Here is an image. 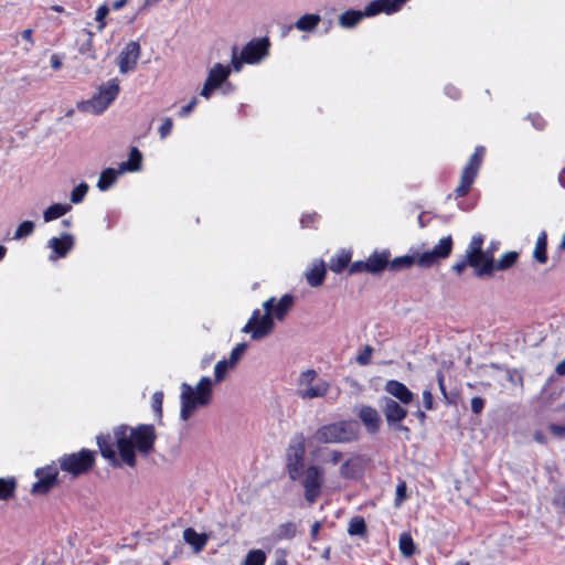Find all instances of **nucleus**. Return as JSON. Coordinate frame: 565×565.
<instances>
[{
	"instance_id": "obj_30",
	"label": "nucleus",
	"mask_w": 565,
	"mask_h": 565,
	"mask_svg": "<svg viewBox=\"0 0 565 565\" xmlns=\"http://www.w3.org/2000/svg\"><path fill=\"white\" fill-rule=\"evenodd\" d=\"M120 174H122V173L119 172V168L118 169L107 168V169L103 170L99 175L98 182H97L98 190L102 192L107 191L111 185L115 184L118 175H120Z\"/></svg>"
},
{
	"instance_id": "obj_15",
	"label": "nucleus",
	"mask_w": 565,
	"mask_h": 565,
	"mask_svg": "<svg viewBox=\"0 0 565 565\" xmlns=\"http://www.w3.org/2000/svg\"><path fill=\"white\" fill-rule=\"evenodd\" d=\"M58 471L53 466H46L38 468L35 470V477L38 481L33 483L31 488L32 494H46L57 483Z\"/></svg>"
},
{
	"instance_id": "obj_12",
	"label": "nucleus",
	"mask_w": 565,
	"mask_h": 565,
	"mask_svg": "<svg viewBox=\"0 0 565 565\" xmlns=\"http://www.w3.org/2000/svg\"><path fill=\"white\" fill-rule=\"evenodd\" d=\"M452 250V238L450 235L439 239V242L429 250L417 254V265L420 267H430L441 259L447 258Z\"/></svg>"
},
{
	"instance_id": "obj_61",
	"label": "nucleus",
	"mask_w": 565,
	"mask_h": 565,
	"mask_svg": "<svg viewBox=\"0 0 565 565\" xmlns=\"http://www.w3.org/2000/svg\"><path fill=\"white\" fill-rule=\"evenodd\" d=\"M342 459V452L338 450H331L329 454V461L333 465H338Z\"/></svg>"
},
{
	"instance_id": "obj_29",
	"label": "nucleus",
	"mask_w": 565,
	"mask_h": 565,
	"mask_svg": "<svg viewBox=\"0 0 565 565\" xmlns=\"http://www.w3.org/2000/svg\"><path fill=\"white\" fill-rule=\"evenodd\" d=\"M183 539L188 544L194 547L195 552L202 551L207 542L205 534L198 533L192 527H188L183 531Z\"/></svg>"
},
{
	"instance_id": "obj_43",
	"label": "nucleus",
	"mask_w": 565,
	"mask_h": 565,
	"mask_svg": "<svg viewBox=\"0 0 565 565\" xmlns=\"http://www.w3.org/2000/svg\"><path fill=\"white\" fill-rule=\"evenodd\" d=\"M88 184L85 183V182H82L79 183L77 186H75L73 189V191L71 192V202L73 204H78L81 203L84 198L86 196L87 192H88Z\"/></svg>"
},
{
	"instance_id": "obj_49",
	"label": "nucleus",
	"mask_w": 565,
	"mask_h": 565,
	"mask_svg": "<svg viewBox=\"0 0 565 565\" xmlns=\"http://www.w3.org/2000/svg\"><path fill=\"white\" fill-rule=\"evenodd\" d=\"M172 128H173L172 119L169 117L166 118L163 120V122L161 124V126L159 127V134H160L161 139H164L166 137H168L171 134Z\"/></svg>"
},
{
	"instance_id": "obj_17",
	"label": "nucleus",
	"mask_w": 565,
	"mask_h": 565,
	"mask_svg": "<svg viewBox=\"0 0 565 565\" xmlns=\"http://www.w3.org/2000/svg\"><path fill=\"white\" fill-rule=\"evenodd\" d=\"M408 0H373L364 8L366 18L375 17L380 13L392 14L402 9Z\"/></svg>"
},
{
	"instance_id": "obj_59",
	"label": "nucleus",
	"mask_w": 565,
	"mask_h": 565,
	"mask_svg": "<svg viewBox=\"0 0 565 565\" xmlns=\"http://www.w3.org/2000/svg\"><path fill=\"white\" fill-rule=\"evenodd\" d=\"M359 271H366V265L365 262H355L350 267V274L359 273Z\"/></svg>"
},
{
	"instance_id": "obj_47",
	"label": "nucleus",
	"mask_w": 565,
	"mask_h": 565,
	"mask_svg": "<svg viewBox=\"0 0 565 565\" xmlns=\"http://www.w3.org/2000/svg\"><path fill=\"white\" fill-rule=\"evenodd\" d=\"M373 353V348L370 345H365L364 349L358 354L355 361L360 365H367L371 362Z\"/></svg>"
},
{
	"instance_id": "obj_53",
	"label": "nucleus",
	"mask_w": 565,
	"mask_h": 565,
	"mask_svg": "<svg viewBox=\"0 0 565 565\" xmlns=\"http://www.w3.org/2000/svg\"><path fill=\"white\" fill-rule=\"evenodd\" d=\"M484 407V399L476 396L471 399V411L475 414H480Z\"/></svg>"
},
{
	"instance_id": "obj_39",
	"label": "nucleus",
	"mask_w": 565,
	"mask_h": 565,
	"mask_svg": "<svg viewBox=\"0 0 565 565\" xmlns=\"http://www.w3.org/2000/svg\"><path fill=\"white\" fill-rule=\"evenodd\" d=\"M34 231V223L32 221H23L15 230L13 239H22L30 236Z\"/></svg>"
},
{
	"instance_id": "obj_64",
	"label": "nucleus",
	"mask_w": 565,
	"mask_h": 565,
	"mask_svg": "<svg viewBox=\"0 0 565 565\" xmlns=\"http://www.w3.org/2000/svg\"><path fill=\"white\" fill-rule=\"evenodd\" d=\"M555 371L558 375H565V359L557 364Z\"/></svg>"
},
{
	"instance_id": "obj_45",
	"label": "nucleus",
	"mask_w": 565,
	"mask_h": 565,
	"mask_svg": "<svg viewBox=\"0 0 565 565\" xmlns=\"http://www.w3.org/2000/svg\"><path fill=\"white\" fill-rule=\"evenodd\" d=\"M21 38L22 40L25 42L24 46H23V51L29 53L34 44H35V41H34V38H33V30L32 29H25L21 32Z\"/></svg>"
},
{
	"instance_id": "obj_48",
	"label": "nucleus",
	"mask_w": 565,
	"mask_h": 565,
	"mask_svg": "<svg viewBox=\"0 0 565 565\" xmlns=\"http://www.w3.org/2000/svg\"><path fill=\"white\" fill-rule=\"evenodd\" d=\"M406 499V483L401 481L396 487V498L394 501V505L398 508L402 502Z\"/></svg>"
},
{
	"instance_id": "obj_23",
	"label": "nucleus",
	"mask_w": 565,
	"mask_h": 565,
	"mask_svg": "<svg viewBox=\"0 0 565 565\" xmlns=\"http://www.w3.org/2000/svg\"><path fill=\"white\" fill-rule=\"evenodd\" d=\"M231 68L228 66H224L221 63H216L210 70L206 81L214 85V87H220L230 76Z\"/></svg>"
},
{
	"instance_id": "obj_22",
	"label": "nucleus",
	"mask_w": 565,
	"mask_h": 565,
	"mask_svg": "<svg viewBox=\"0 0 565 565\" xmlns=\"http://www.w3.org/2000/svg\"><path fill=\"white\" fill-rule=\"evenodd\" d=\"M142 166V154L138 150V148L132 147L130 149L129 158L127 161H124L119 164V172L126 173V172H137L141 170Z\"/></svg>"
},
{
	"instance_id": "obj_57",
	"label": "nucleus",
	"mask_w": 565,
	"mask_h": 565,
	"mask_svg": "<svg viewBox=\"0 0 565 565\" xmlns=\"http://www.w3.org/2000/svg\"><path fill=\"white\" fill-rule=\"evenodd\" d=\"M217 87H214L213 84H211L210 82L205 81L204 85H203V88L201 90V96H203L204 98H209L212 94V92L214 89H216Z\"/></svg>"
},
{
	"instance_id": "obj_3",
	"label": "nucleus",
	"mask_w": 565,
	"mask_h": 565,
	"mask_svg": "<svg viewBox=\"0 0 565 565\" xmlns=\"http://www.w3.org/2000/svg\"><path fill=\"white\" fill-rule=\"evenodd\" d=\"M276 306V298L270 297L263 303V308L265 310L264 315H260L259 309H255L246 322V324L242 328L243 333H249L252 340H262L269 335L274 328V309Z\"/></svg>"
},
{
	"instance_id": "obj_11",
	"label": "nucleus",
	"mask_w": 565,
	"mask_h": 565,
	"mask_svg": "<svg viewBox=\"0 0 565 565\" xmlns=\"http://www.w3.org/2000/svg\"><path fill=\"white\" fill-rule=\"evenodd\" d=\"M302 486L306 500L312 504L320 497L324 482V471L317 465L309 466L302 475Z\"/></svg>"
},
{
	"instance_id": "obj_63",
	"label": "nucleus",
	"mask_w": 565,
	"mask_h": 565,
	"mask_svg": "<svg viewBox=\"0 0 565 565\" xmlns=\"http://www.w3.org/2000/svg\"><path fill=\"white\" fill-rule=\"evenodd\" d=\"M51 66L53 70H60L62 66L61 60L55 54L51 56Z\"/></svg>"
},
{
	"instance_id": "obj_26",
	"label": "nucleus",
	"mask_w": 565,
	"mask_h": 565,
	"mask_svg": "<svg viewBox=\"0 0 565 565\" xmlns=\"http://www.w3.org/2000/svg\"><path fill=\"white\" fill-rule=\"evenodd\" d=\"M363 18H366L364 10H348L339 15V25L343 29H351L358 25Z\"/></svg>"
},
{
	"instance_id": "obj_58",
	"label": "nucleus",
	"mask_w": 565,
	"mask_h": 565,
	"mask_svg": "<svg viewBox=\"0 0 565 565\" xmlns=\"http://www.w3.org/2000/svg\"><path fill=\"white\" fill-rule=\"evenodd\" d=\"M243 63H245L243 61V56L241 55L239 57L236 56V53L234 52L233 53V56H232V66H233V70L235 72H239L242 70V65Z\"/></svg>"
},
{
	"instance_id": "obj_37",
	"label": "nucleus",
	"mask_w": 565,
	"mask_h": 565,
	"mask_svg": "<svg viewBox=\"0 0 565 565\" xmlns=\"http://www.w3.org/2000/svg\"><path fill=\"white\" fill-rule=\"evenodd\" d=\"M266 558V553L263 550H250L242 565H265Z\"/></svg>"
},
{
	"instance_id": "obj_31",
	"label": "nucleus",
	"mask_w": 565,
	"mask_h": 565,
	"mask_svg": "<svg viewBox=\"0 0 565 565\" xmlns=\"http://www.w3.org/2000/svg\"><path fill=\"white\" fill-rule=\"evenodd\" d=\"M72 210L71 204L54 203L43 212L44 222H51L65 215Z\"/></svg>"
},
{
	"instance_id": "obj_56",
	"label": "nucleus",
	"mask_w": 565,
	"mask_h": 565,
	"mask_svg": "<svg viewBox=\"0 0 565 565\" xmlns=\"http://www.w3.org/2000/svg\"><path fill=\"white\" fill-rule=\"evenodd\" d=\"M468 266H469V262H468L467 257L465 256L463 259H461L460 262H457L452 265V269L457 274H461Z\"/></svg>"
},
{
	"instance_id": "obj_16",
	"label": "nucleus",
	"mask_w": 565,
	"mask_h": 565,
	"mask_svg": "<svg viewBox=\"0 0 565 565\" xmlns=\"http://www.w3.org/2000/svg\"><path fill=\"white\" fill-rule=\"evenodd\" d=\"M141 54L140 44L137 41H131L126 44L118 56V66L121 74H127L134 71Z\"/></svg>"
},
{
	"instance_id": "obj_21",
	"label": "nucleus",
	"mask_w": 565,
	"mask_h": 565,
	"mask_svg": "<svg viewBox=\"0 0 565 565\" xmlns=\"http://www.w3.org/2000/svg\"><path fill=\"white\" fill-rule=\"evenodd\" d=\"M362 461L359 457L348 459L340 467V476L344 479H355L362 473Z\"/></svg>"
},
{
	"instance_id": "obj_27",
	"label": "nucleus",
	"mask_w": 565,
	"mask_h": 565,
	"mask_svg": "<svg viewBox=\"0 0 565 565\" xmlns=\"http://www.w3.org/2000/svg\"><path fill=\"white\" fill-rule=\"evenodd\" d=\"M533 258L541 265L547 262V234L542 231L535 242Z\"/></svg>"
},
{
	"instance_id": "obj_38",
	"label": "nucleus",
	"mask_w": 565,
	"mask_h": 565,
	"mask_svg": "<svg viewBox=\"0 0 565 565\" xmlns=\"http://www.w3.org/2000/svg\"><path fill=\"white\" fill-rule=\"evenodd\" d=\"M366 531L365 521L362 516H354L349 522L348 533L350 535H364Z\"/></svg>"
},
{
	"instance_id": "obj_20",
	"label": "nucleus",
	"mask_w": 565,
	"mask_h": 565,
	"mask_svg": "<svg viewBox=\"0 0 565 565\" xmlns=\"http://www.w3.org/2000/svg\"><path fill=\"white\" fill-rule=\"evenodd\" d=\"M359 417L369 433L373 434L380 429L382 420L374 407L367 405L362 406L359 411Z\"/></svg>"
},
{
	"instance_id": "obj_54",
	"label": "nucleus",
	"mask_w": 565,
	"mask_h": 565,
	"mask_svg": "<svg viewBox=\"0 0 565 565\" xmlns=\"http://www.w3.org/2000/svg\"><path fill=\"white\" fill-rule=\"evenodd\" d=\"M196 105H198V98H196V97H193V98L191 99V102H190L188 105H185V106H183V107L181 108V110H180L179 115H180L181 117H186V116H189V115L193 111V109L195 108V106H196Z\"/></svg>"
},
{
	"instance_id": "obj_46",
	"label": "nucleus",
	"mask_w": 565,
	"mask_h": 565,
	"mask_svg": "<svg viewBox=\"0 0 565 565\" xmlns=\"http://www.w3.org/2000/svg\"><path fill=\"white\" fill-rule=\"evenodd\" d=\"M85 32L87 34V41L84 44H82V46L79 47V52L82 54H87L92 58H95L96 56L93 50V32L88 30H85Z\"/></svg>"
},
{
	"instance_id": "obj_8",
	"label": "nucleus",
	"mask_w": 565,
	"mask_h": 565,
	"mask_svg": "<svg viewBox=\"0 0 565 565\" xmlns=\"http://www.w3.org/2000/svg\"><path fill=\"white\" fill-rule=\"evenodd\" d=\"M95 463V452L82 449L77 452L66 454L58 458V465L62 471L78 477L87 473Z\"/></svg>"
},
{
	"instance_id": "obj_50",
	"label": "nucleus",
	"mask_w": 565,
	"mask_h": 565,
	"mask_svg": "<svg viewBox=\"0 0 565 565\" xmlns=\"http://www.w3.org/2000/svg\"><path fill=\"white\" fill-rule=\"evenodd\" d=\"M152 402V408L158 415H161L162 413V402H163V393L162 392H156L152 395L151 398Z\"/></svg>"
},
{
	"instance_id": "obj_18",
	"label": "nucleus",
	"mask_w": 565,
	"mask_h": 565,
	"mask_svg": "<svg viewBox=\"0 0 565 565\" xmlns=\"http://www.w3.org/2000/svg\"><path fill=\"white\" fill-rule=\"evenodd\" d=\"M74 246V236L72 234H62L60 237H52L47 242V247L52 249L49 256L50 260L65 257Z\"/></svg>"
},
{
	"instance_id": "obj_41",
	"label": "nucleus",
	"mask_w": 565,
	"mask_h": 565,
	"mask_svg": "<svg viewBox=\"0 0 565 565\" xmlns=\"http://www.w3.org/2000/svg\"><path fill=\"white\" fill-rule=\"evenodd\" d=\"M247 349V344L246 343H238L231 352L230 354V358L228 359H225L228 363H230V366H233L234 369L236 367L237 363L239 362V360L243 358L245 351Z\"/></svg>"
},
{
	"instance_id": "obj_13",
	"label": "nucleus",
	"mask_w": 565,
	"mask_h": 565,
	"mask_svg": "<svg viewBox=\"0 0 565 565\" xmlns=\"http://www.w3.org/2000/svg\"><path fill=\"white\" fill-rule=\"evenodd\" d=\"M270 42L268 38L249 41L242 49L243 61L247 64H258L269 54Z\"/></svg>"
},
{
	"instance_id": "obj_35",
	"label": "nucleus",
	"mask_w": 565,
	"mask_h": 565,
	"mask_svg": "<svg viewBox=\"0 0 565 565\" xmlns=\"http://www.w3.org/2000/svg\"><path fill=\"white\" fill-rule=\"evenodd\" d=\"M518 259H519L518 252L511 250V252L504 253L500 257V259L497 263H494V271L495 270H507V269L511 268L512 266H514V264L518 262Z\"/></svg>"
},
{
	"instance_id": "obj_28",
	"label": "nucleus",
	"mask_w": 565,
	"mask_h": 565,
	"mask_svg": "<svg viewBox=\"0 0 565 565\" xmlns=\"http://www.w3.org/2000/svg\"><path fill=\"white\" fill-rule=\"evenodd\" d=\"M321 22V17L316 13L301 15L295 23V28L301 32H312Z\"/></svg>"
},
{
	"instance_id": "obj_36",
	"label": "nucleus",
	"mask_w": 565,
	"mask_h": 565,
	"mask_svg": "<svg viewBox=\"0 0 565 565\" xmlns=\"http://www.w3.org/2000/svg\"><path fill=\"white\" fill-rule=\"evenodd\" d=\"M297 532V526L292 522H287L284 524H280L278 529L275 532L276 540H291L295 537Z\"/></svg>"
},
{
	"instance_id": "obj_1",
	"label": "nucleus",
	"mask_w": 565,
	"mask_h": 565,
	"mask_svg": "<svg viewBox=\"0 0 565 565\" xmlns=\"http://www.w3.org/2000/svg\"><path fill=\"white\" fill-rule=\"evenodd\" d=\"M156 438L152 425H139L136 428L121 425L114 429L113 436H98L97 444L102 456L111 466L120 467L125 463L134 468L137 465L136 451L148 456L153 449Z\"/></svg>"
},
{
	"instance_id": "obj_60",
	"label": "nucleus",
	"mask_w": 565,
	"mask_h": 565,
	"mask_svg": "<svg viewBox=\"0 0 565 565\" xmlns=\"http://www.w3.org/2000/svg\"><path fill=\"white\" fill-rule=\"evenodd\" d=\"M445 93H446L449 97H451L452 99H457V98H459V96H460V92H459V89H458L457 87H455V86H451V85L446 86V88H445Z\"/></svg>"
},
{
	"instance_id": "obj_51",
	"label": "nucleus",
	"mask_w": 565,
	"mask_h": 565,
	"mask_svg": "<svg viewBox=\"0 0 565 565\" xmlns=\"http://www.w3.org/2000/svg\"><path fill=\"white\" fill-rule=\"evenodd\" d=\"M553 504L563 510L565 514V488L558 489L553 498Z\"/></svg>"
},
{
	"instance_id": "obj_14",
	"label": "nucleus",
	"mask_w": 565,
	"mask_h": 565,
	"mask_svg": "<svg viewBox=\"0 0 565 565\" xmlns=\"http://www.w3.org/2000/svg\"><path fill=\"white\" fill-rule=\"evenodd\" d=\"M383 413L388 426L408 433V428L401 423L407 415V411L391 397L383 398Z\"/></svg>"
},
{
	"instance_id": "obj_40",
	"label": "nucleus",
	"mask_w": 565,
	"mask_h": 565,
	"mask_svg": "<svg viewBox=\"0 0 565 565\" xmlns=\"http://www.w3.org/2000/svg\"><path fill=\"white\" fill-rule=\"evenodd\" d=\"M415 263L417 264V257L415 258V256L405 255L394 258L391 263V268L393 270H398L402 268L411 267Z\"/></svg>"
},
{
	"instance_id": "obj_42",
	"label": "nucleus",
	"mask_w": 565,
	"mask_h": 565,
	"mask_svg": "<svg viewBox=\"0 0 565 565\" xmlns=\"http://www.w3.org/2000/svg\"><path fill=\"white\" fill-rule=\"evenodd\" d=\"M399 550L403 555L412 556L415 551L413 539L408 534H402L399 537Z\"/></svg>"
},
{
	"instance_id": "obj_5",
	"label": "nucleus",
	"mask_w": 565,
	"mask_h": 565,
	"mask_svg": "<svg viewBox=\"0 0 565 565\" xmlns=\"http://www.w3.org/2000/svg\"><path fill=\"white\" fill-rule=\"evenodd\" d=\"M482 245L483 236L481 234L473 235L465 255L469 266L475 268L476 276L491 277L494 274V258L491 252L482 249Z\"/></svg>"
},
{
	"instance_id": "obj_9",
	"label": "nucleus",
	"mask_w": 565,
	"mask_h": 565,
	"mask_svg": "<svg viewBox=\"0 0 565 565\" xmlns=\"http://www.w3.org/2000/svg\"><path fill=\"white\" fill-rule=\"evenodd\" d=\"M486 149L482 146H478L475 149V152L471 154L468 163L462 170L460 183L455 189V193L457 196H463L466 195L469 190L471 189V185L475 182V179L478 174V171L481 167V163L483 161Z\"/></svg>"
},
{
	"instance_id": "obj_4",
	"label": "nucleus",
	"mask_w": 565,
	"mask_h": 565,
	"mask_svg": "<svg viewBox=\"0 0 565 565\" xmlns=\"http://www.w3.org/2000/svg\"><path fill=\"white\" fill-rule=\"evenodd\" d=\"M330 388V382L320 377L313 369L300 372L296 382V394L303 401L323 398L328 395Z\"/></svg>"
},
{
	"instance_id": "obj_10",
	"label": "nucleus",
	"mask_w": 565,
	"mask_h": 565,
	"mask_svg": "<svg viewBox=\"0 0 565 565\" xmlns=\"http://www.w3.org/2000/svg\"><path fill=\"white\" fill-rule=\"evenodd\" d=\"M315 437L324 444L347 443L353 439L354 433L350 423L339 422L320 427Z\"/></svg>"
},
{
	"instance_id": "obj_32",
	"label": "nucleus",
	"mask_w": 565,
	"mask_h": 565,
	"mask_svg": "<svg viewBox=\"0 0 565 565\" xmlns=\"http://www.w3.org/2000/svg\"><path fill=\"white\" fill-rule=\"evenodd\" d=\"M294 303V297L291 295H284L277 302L274 309V317L281 321L285 319L287 312L290 310Z\"/></svg>"
},
{
	"instance_id": "obj_33",
	"label": "nucleus",
	"mask_w": 565,
	"mask_h": 565,
	"mask_svg": "<svg viewBox=\"0 0 565 565\" xmlns=\"http://www.w3.org/2000/svg\"><path fill=\"white\" fill-rule=\"evenodd\" d=\"M17 480L13 477L0 478V500L8 501L14 497Z\"/></svg>"
},
{
	"instance_id": "obj_52",
	"label": "nucleus",
	"mask_w": 565,
	"mask_h": 565,
	"mask_svg": "<svg viewBox=\"0 0 565 565\" xmlns=\"http://www.w3.org/2000/svg\"><path fill=\"white\" fill-rule=\"evenodd\" d=\"M423 403L427 411H430L434 408L431 387H428L423 392Z\"/></svg>"
},
{
	"instance_id": "obj_2",
	"label": "nucleus",
	"mask_w": 565,
	"mask_h": 565,
	"mask_svg": "<svg viewBox=\"0 0 565 565\" xmlns=\"http://www.w3.org/2000/svg\"><path fill=\"white\" fill-rule=\"evenodd\" d=\"M234 370L230 363L223 359L214 366V383H221L227 376L230 371ZM213 380L209 376H203L195 386L188 383L181 384L180 394V418L188 420L196 409L206 407L211 404L213 397Z\"/></svg>"
},
{
	"instance_id": "obj_7",
	"label": "nucleus",
	"mask_w": 565,
	"mask_h": 565,
	"mask_svg": "<svg viewBox=\"0 0 565 565\" xmlns=\"http://www.w3.org/2000/svg\"><path fill=\"white\" fill-rule=\"evenodd\" d=\"M306 446L302 435L295 436L286 449V471L291 481L302 478L305 468Z\"/></svg>"
},
{
	"instance_id": "obj_34",
	"label": "nucleus",
	"mask_w": 565,
	"mask_h": 565,
	"mask_svg": "<svg viewBox=\"0 0 565 565\" xmlns=\"http://www.w3.org/2000/svg\"><path fill=\"white\" fill-rule=\"evenodd\" d=\"M351 254L345 250H341L330 260V270L339 274L341 273L350 263Z\"/></svg>"
},
{
	"instance_id": "obj_44",
	"label": "nucleus",
	"mask_w": 565,
	"mask_h": 565,
	"mask_svg": "<svg viewBox=\"0 0 565 565\" xmlns=\"http://www.w3.org/2000/svg\"><path fill=\"white\" fill-rule=\"evenodd\" d=\"M109 13V8L107 4H103L100 7L97 8L96 10V15H95V20L97 22V29L98 31H103L106 25H107V22H106V18Z\"/></svg>"
},
{
	"instance_id": "obj_25",
	"label": "nucleus",
	"mask_w": 565,
	"mask_h": 565,
	"mask_svg": "<svg viewBox=\"0 0 565 565\" xmlns=\"http://www.w3.org/2000/svg\"><path fill=\"white\" fill-rule=\"evenodd\" d=\"M388 263V254L383 253H374L366 260V271L371 274L381 273Z\"/></svg>"
},
{
	"instance_id": "obj_62",
	"label": "nucleus",
	"mask_w": 565,
	"mask_h": 565,
	"mask_svg": "<svg viewBox=\"0 0 565 565\" xmlns=\"http://www.w3.org/2000/svg\"><path fill=\"white\" fill-rule=\"evenodd\" d=\"M531 120H532L533 126L536 129H542L544 127V120L540 116H537V115L532 116Z\"/></svg>"
},
{
	"instance_id": "obj_6",
	"label": "nucleus",
	"mask_w": 565,
	"mask_h": 565,
	"mask_svg": "<svg viewBox=\"0 0 565 565\" xmlns=\"http://www.w3.org/2000/svg\"><path fill=\"white\" fill-rule=\"evenodd\" d=\"M120 87L117 78H113L108 81L106 84H103L98 92L89 99L81 102L77 105L79 111L89 113L93 115L103 114L111 103L119 95Z\"/></svg>"
},
{
	"instance_id": "obj_55",
	"label": "nucleus",
	"mask_w": 565,
	"mask_h": 565,
	"mask_svg": "<svg viewBox=\"0 0 565 565\" xmlns=\"http://www.w3.org/2000/svg\"><path fill=\"white\" fill-rule=\"evenodd\" d=\"M550 430L554 436L565 438V425L551 424Z\"/></svg>"
},
{
	"instance_id": "obj_19",
	"label": "nucleus",
	"mask_w": 565,
	"mask_h": 565,
	"mask_svg": "<svg viewBox=\"0 0 565 565\" xmlns=\"http://www.w3.org/2000/svg\"><path fill=\"white\" fill-rule=\"evenodd\" d=\"M384 390L404 405L411 404L414 398V394L408 390V387L396 380L387 381Z\"/></svg>"
},
{
	"instance_id": "obj_24",
	"label": "nucleus",
	"mask_w": 565,
	"mask_h": 565,
	"mask_svg": "<svg viewBox=\"0 0 565 565\" xmlns=\"http://www.w3.org/2000/svg\"><path fill=\"white\" fill-rule=\"evenodd\" d=\"M326 278V266L322 260H319L312 265V267L306 273L307 282L311 287H318L322 285Z\"/></svg>"
}]
</instances>
